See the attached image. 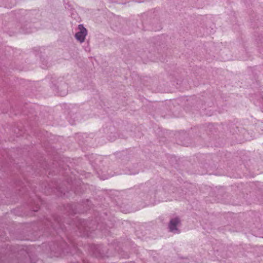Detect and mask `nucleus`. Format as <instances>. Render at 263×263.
Returning a JSON list of instances; mask_svg holds the SVG:
<instances>
[{
    "instance_id": "obj_6",
    "label": "nucleus",
    "mask_w": 263,
    "mask_h": 263,
    "mask_svg": "<svg viewBox=\"0 0 263 263\" xmlns=\"http://www.w3.org/2000/svg\"><path fill=\"white\" fill-rule=\"evenodd\" d=\"M180 223V220L178 217H175L171 219L168 228L170 231L174 233H179V231L177 229V227Z\"/></svg>"
},
{
    "instance_id": "obj_13",
    "label": "nucleus",
    "mask_w": 263,
    "mask_h": 263,
    "mask_svg": "<svg viewBox=\"0 0 263 263\" xmlns=\"http://www.w3.org/2000/svg\"><path fill=\"white\" fill-rule=\"evenodd\" d=\"M41 66L43 69H45L47 67L46 65H44V64H43Z\"/></svg>"
},
{
    "instance_id": "obj_16",
    "label": "nucleus",
    "mask_w": 263,
    "mask_h": 263,
    "mask_svg": "<svg viewBox=\"0 0 263 263\" xmlns=\"http://www.w3.org/2000/svg\"><path fill=\"white\" fill-rule=\"evenodd\" d=\"M40 263H42V260H41V261H40Z\"/></svg>"
},
{
    "instance_id": "obj_7",
    "label": "nucleus",
    "mask_w": 263,
    "mask_h": 263,
    "mask_svg": "<svg viewBox=\"0 0 263 263\" xmlns=\"http://www.w3.org/2000/svg\"><path fill=\"white\" fill-rule=\"evenodd\" d=\"M78 229L81 232H83L84 235L88 236L90 232V228L87 225V221L85 220H80Z\"/></svg>"
},
{
    "instance_id": "obj_5",
    "label": "nucleus",
    "mask_w": 263,
    "mask_h": 263,
    "mask_svg": "<svg viewBox=\"0 0 263 263\" xmlns=\"http://www.w3.org/2000/svg\"><path fill=\"white\" fill-rule=\"evenodd\" d=\"M79 31L75 34L76 39L82 43L84 41L85 37L87 35V30L84 27L83 25H79Z\"/></svg>"
},
{
    "instance_id": "obj_14",
    "label": "nucleus",
    "mask_w": 263,
    "mask_h": 263,
    "mask_svg": "<svg viewBox=\"0 0 263 263\" xmlns=\"http://www.w3.org/2000/svg\"><path fill=\"white\" fill-rule=\"evenodd\" d=\"M115 139V138H110V139H109V140H111V141H114Z\"/></svg>"
},
{
    "instance_id": "obj_1",
    "label": "nucleus",
    "mask_w": 263,
    "mask_h": 263,
    "mask_svg": "<svg viewBox=\"0 0 263 263\" xmlns=\"http://www.w3.org/2000/svg\"><path fill=\"white\" fill-rule=\"evenodd\" d=\"M30 261L26 249L21 246L0 247V263H28Z\"/></svg>"
},
{
    "instance_id": "obj_10",
    "label": "nucleus",
    "mask_w": 263,
    "mask_h": 263,
    "mask_svg": "<svg viewBox=\"0 0 263 263\" xmlns=\"http://www.w3.org/2000/svg\"><path fill=\"white\" fill-rule=\"evenodd\" d=\"M110 176H102V177H100V179H102V180H105V179H108Z\"/></svg>"
},
{
    "instance_id": "obj_11",
    "label": "nucleus",
    "mask_w": 263,
    "mask_h": 263,
    "mask_svg": "<svg viewBox=\"0 0 263 263\" xmlns=\"http://www.w3.org/2000/svg\"><path fill=\"white\" fill-rule=\"evenodd\" d=\"M54 222H55V223H57V224L59 225V227H61V225H60V224L59 223V221H58V219H54Z\"/></svg>"
},
{
    "instance_id": "obj_2",
    "label": "nucleus",
    "mask_w": 263,
    "mask_h": 263,
    "mask_svg": "<svg viewBox=\"0 0 263 263\" xmlns=\"http://www.w3.org/2000/svg\"><path fill=\"white\" fill-rule=\"evenodd\" d=\"M116 157L120 162V168L123 173L128 175H136L140 172L138 163H135L133 159H130V156L125 152H119L116 154Z\"/></svg>"
},
{
    "instance_id": "obj_9",
    "label": "nucleus",
    "mask_w": 263,
    "mask_h": 263,
    "mask_svg": "<svg viewBox=\"0 0 263 263\" xmlns=\"http://www.w3.org/2000/svg\"><path fill=\"white\" fill-rule=\"evenodd\" d=\"M50 224L51 225V227L53 228V229L57 230L58 229V227L57 226H55V223H53L52 222H50Z\"/></svg>"
},
{
    "instance_id": "obj_15",
    "label": "nucleus",
    "mask_w": 263,
    "mask_h": 263,
    "mask_svg": "<svg viewBox=\"0 0 263 263\" xmlns=\"http://www.w3.org/2000/svg\"><path fill=\"white\" fill-rule=\"evenodd\" d=\"M224 60H229V59H228V58H226V59H224Z\"/></svg>"
},
{
    "instance_id": "obj_3",
    "label": "nucleus",
    "mask_w": 263,
    "mask_h": 263,
    "mask_svg": "<svg viewBox=\"0 0 263 263\" xmlns=\"http://www.w3.org/2000/svg\"><path fill=\"white\" fill-rule=\"evenodd\" d=\"M157 187L156 185H150L149 183H147L144 185H142V189L144 193L140 194V197L144 200L151 201L156 197V188Z\"/></svg>"
},
{
    "instance_id": "obj_12",
    "label": "nucleus",
    "mask_w": 263,
    "mask_h": 263,
    "mask_svg": "<svg viewBox=\"0 0 263 263\" xmlns=\"http://www.w3.org/2000/svg\"><path fill=\"white\" fill-rule=\"evenodd\" d=\"M175 199L176 200H180L181 199V197L180 196L177 197L176 195L174 196Z\"/></svg>"
},
{
    "instance_id": "obj_4",
    "label": "nucleus",
    "mask_w": 263,
    "mask_h": 263,
    "mask_svg": "<svg viewBox=\"0 0 263 263\" xmlns=\"http://www.w3.org/2000/svg\"><path fill=\"white\" fill-rule=\"evenodd\" d=\"M67 246V243L64 241L53 243V245L49 246L51 257H62L65 255V250L64 247Z\"/></svg>"
},
{
    "instance_id": "obj_8",
    "label": "nucleus",
    "mask_w": 263,
    "mask_h": 263,
    "mask_svg": "<svg viewBox=\"0 0 263 263\" xmlns=\"http://www.w3.org/2000/svg\"><path fill=\"white\" fill-rule=\"evenodd\" d=\"M21 30V32L23 33H30L34 31L35 29L32 27L31 23H28L23 25Z\"/></svg>"
}]
</instances>
